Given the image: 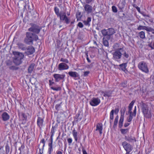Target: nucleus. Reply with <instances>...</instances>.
<instances>
[{
  "label": "nucleus",
  "instance_id": "8",
  "mask_svg": "<svg viewBox=\"0 0 154 154\" xmlns=\"http://www.w3.org/2000/svg\"><path fill=\"white\" fill-rule=\"evenodd\" d=\"M122 145L125 149L126 151V152L129 153L133 149L131 145L126 141L123 142L122 143Z\"/></svg>",
  "mask_w": 154,
  "mask_h": 154
},
{
  "label": "nucleus",
  "instance_id": "5",
  "mask_svg": "<svg viewBox=\"0 0 154 154\" xmlns=\"http://www.w3.org/2000/svg\"><path fill=\"white\" fill-rule=\"evenodd\" d=\"M124 51L123 48H120L116 50L113 54V57L115 60L121 58L122 56V53Z\"/></svg>",
  "mask_w": 154,
  "mask_h": 154
},
{
  "label": "nucleus",
  "instance_id": "64",
  "mask_svg": "<svg viewBox=\"0 0 154 154\" xmlns=\"http://www.w3.org/2000/svg\"><path fill=\"white\" fill-rule=\"evenodd\" d=\"M67 14L68 16H69L70 15V14L69 13H67Z\"/></svg>",
  "mask_w": 154,
  "mask_h": 154
},
{
  "label": "nucleus",
  "instance_id": "3",
  "mask_svg": "<svg viewBox=\"0 0 154 154\" xmlns=\"http://www.w3.org/2000/svg\"><path fill=\"white\" fill-rule=\"evenodd\" d=\"M31 27L29 28L28 30L35 34H38L42 29L39 26L33 23L31 24Z\"/></svg>",
  "mask_w": 154,
  "mask_h": 154
},
{
  "label": "nucleus",
  "instance_id": "6",
  "mask_svg": "<svg viewBox=\"0 0 154 154\" xmlns=\"http://www.w3.org/2000/svg\"><path fill=\"white\" fill-rule=\"evenodd\" d=\"M142 109L143 113L145 117L149 118L151 117L150 111L148 109L147 106L146 104H143Z\"/></svg>",
  "mask_w": 154,
  "mask_h": 154
},
{
  "label": "nucleus",
  "instance_id": "29",
  "mask_svg": "<svg viewBox=\"0 0 154 154\" xmlns=\"http://www.w3.org/2000/svg\"><path fill=\"white\" fill-rule=\"evenodd\" d=\"M114 111L113 110H112L110 113V123L111 124L112 122V121H111V120H112L114 118Z\"/></svg>",
  "mask_w": 154,
  "mask_h": 154
},
{
  "label": "nucleus",
  "instance_id": "42",
  "mask_svg": "<svg viewBox=\"0 0 154 154\" xmlns=\"http://www.w3.org/2000/svg\"><path fill=\"white\" fill-rule=\"evenodd\" d=\"M5 148L6 153L7 154H8L10 150V147L8 145H6L5 147Z\"/></svg>",
  "mask_w": 154,
  "mask_h": 154
},
{
  "label": "nucleus",
  "instance_id": "17",
  "mask_svg": "<svg viewBox=\"0 0 154 154\" xmlns=\"http://www.w3.org/2000/svg\"><path fill=\"white\" fill-rule=\"evenodd\" d=\"M1 118L2 120L4 121H7L10 118L9 115L6 112H3Z\"/></svg>",
  "mask_w": 154,
  "mask_h": 154
},
{
  "label": "nucleus",
  "instance_id": "40",
  "mask_svg": "<svg viewBox=\"0 0 154 154\" xmlns=\"http://www.w3.org/2000/svg\"><path fill=\"white\" fill-rule=\"evenodd\" d=\"M112 11L115 13H117L118 10L117 8L115 6H112Z\"/></svg>",
  "mask_w": 154,
  "mask_h": 154
},
{
  "label": "nucleus",
  "instance_id": "46",
  "mask_svg": "<svg viewBox=\"0 0 154 154\" xmlns=\"http://www.w3.org/2000/svg\"><path fill=\"white\" fill-rule=\"evenodd\" d=\"M114 111V113L115 112L116 114H117L119 112V107L116 108Z\"/></svg>",
  "mask_w": 154,
  "mask_h": 154
},
{
  "label": "nucleus",
  "instance_id": "1",
  "mask_svg": "<svg viewBox=\"0 0 154 154\" xmlns=\"http://www.w3.org/2000/svg\"><path fill=\"white\" fill-rule=\"evenodd\" d=\"M38 39V37L36 34L31 32H27L26 34V37L24 39V42L27 44L32 45L34 41H36Z\"/></svg>",
  "mask_w": 154,
  "mask_h": 154
},
{
  "label": "nucleus",
  "instance_id": "63",
  "mask_svg": "<svg viewBox=\"0 0 154 154\" xmlns=\"http://www.w3.org/2000/svg\"><path fill=\"white\" fill-rule=\"evenodd\" d=\"M94 44H96V45H97V43H96V42H95V41H94Z\"/></svg>",
  "mask_w": 154,
  "mask_h": 154
},
{
  "label": "nucleus",
  "instance_id": "13",
  "mask_svg": "<svg viewBox=\"0 0 154 154\" xmlns=\"http://www.w3.org/2000/svg\"><path fill=\"white\" fill-rule=\"evenodd\" d=\"M69 68V66L66 64L61 63H60L58 66V69L60 71L66 70Z\"/></svg>",
  "mask_w": 154,
  "mask_h": 154
},
{
  "label": "nucleus",
  "instance_id": "9",
  "mask_svg": "<svg viewBox=\"0 0 154 154\" xmlns=\"http://www.w3.org/2000/svg\"><path fill=\"white\" fill-rule=\"evenodd\" d=\"M100 103V100L98 97H93L89 101L90 104L93 106L98 105Z\"/></svg>",
  "mask_w": 154,
  "mask_h": 154
},
{
  "label": "nucleus",
  "instance_id": "18",
  "mask_svg": "<svg viewBox=\"0 0 154 154\" xmlns=\"http://www.w3.org/2000/svg\"><path fill=\"white\" fill-rule=\"evenodd\" d=\"M50 142L48 143V145L49 146L48 149V151L49 154H51V152L53 150L52 143L53 142V138L52 136L51 137L50 139Z\"/></svg>",
  "mask_w": 154,
  "mask_h": 154
},
{
  "label": "nucleus",
  "instance_id": "14",
  "mask_svg": "<svg viewBox=\"0 0 154 154\" xmlns=\"http://www.w3.org/2000/svg\"><path fill=\"white\" fill-rule=\"evenodd\" d=\"M44 119L40 117H38L37 120V125L38 127L41 129L42 127L44 125Z\"/></svg>",
  "mask_w": 154,
  "mask_h": 154
},
{
  "label": "nucleus",
  "instance_id": "34",
  "mask_svg": "<svg viewBox=\"0 0 154 154\" xmlns=\"http://www.w3.org/2000/svg\"><path fill=\"white\" fill-rule=\"evenodd\" d=\"M54 10L55 14L57 15V17H58L59 16L60 14V12H59V8L57 7H55L54 8Z\"/></svg>",
  "mask_w": 154,
  "mask_h": 154
},
{
  "label": "nucleus",
  "instance_id": "52",
  "mask_svg": "<svg viewBox=\"0 0 154 154\" xmlns=\"http://www.w3.org/2000/svg\"><path fill=\"white\" fill-rule=\"evenodd\" d=\"M94 1V0H86V2L87 3L89 4H90L92 2H93Z\"/></svg>",
  "mask_w": 154,
  "mask_h": 154
},
{
  "label": "nucleus",
  "instance_id": "56",
  "mask_svg": "<svg viewBox=\"0 0 154 154\" xmlns=\"http://www.w3.org/2000/svg\"><path fill=\"white\" fill-rule=\"evenodd\" d=\"M41 143H42L43 144V147H44L45 144V139H43L42 140H41L40 142Z\"/></svg>",
  "mask_w": 154,
  "mask_h": 154
},
{
  "label": "nucleus",
  "instance_id": "37",
  "mask_svg": "<svg viewBox=\"0 0 154 154\" xmlns=\"http://www.w3.org/2000/svg\"><path fill=\"white\" fill-rule=\"evenodd\" d=\"M60 61L61 62L65 63H69V60L67 59L63 58L60 59Z\"/></svg>",
  "mask_w": 154,
  "mask_h": 154
},
{
  "label": "nucleus",
  "instance_id": "31",
  "mask_svg": "<svg viewBox=\"0 0 154 154\" xmlns=\"http://www.w3.org/2000/svg\"><path fill=\"white\" fill-rule=\"evenodd\" d=\"M139 35L142 39H144L145 38V33L143 31H142L139 32Z\"/></svg>",
  "mask_w": 154,
  "mask_h": 154
},
{
  "label": "nucleus",
  "instance_id": "33",
  "mask_svg": "<svg viewBox=\"0 0 154 154\" xmlns=\"http://www.w3.org/2000/svg\"><path fill=\"white\" fill-rule=\"evenodd\" d=\"M112 94V92L111 91H109L108 92H106L104 93L103 96L104 97H109L111 96Z\"/></svg>",
  "mask_w": 154,
  "mask_h": 154
},
{
  "label": "nucleus",
  "instance_id": "62",
  "mask_svg": "<svg viewBox=\"0 0 154 154\" xmlns=\"http://www.w3.org/2000/svg\"><path fill=\"white\" fill-rule=\"evenodd\" d=\"M57 154H62V152L61 151H57Z\"/></svg>",
  "mask_w": 154,
  "mask_h": 154
},
{
  "label": "nucleus",
  "instance_id": "11",
  "mask_svg": "<svg viewBox=\"0 0 154 154\" xmlns=\"http://www.w3.org/2000/svg\"><path fill=\"white\" fill-rule=\"evenodd\" d=\"M137 29L138 30L145 29L147 31L151 32L152 33L154 34V29L149 26H143L140 25L137 27Z\"/></svg>",
  "mask_w": 154,
  "mask_h": 154
},
{
  "label": "nucleus",
  "instance_id": "43",
  "mask_svg": "<svg viewBox=\"0 0 154 154\" xmlns=\"http://www.w3.org/2000/svg\"><path fill=\"white\" fill-rule=\"evenodd\" d=\"M127 82H124L121 83L120 85L121 87L123 88H125L127 86Z\"/></svg>",
  "mask_w": 154,
  "mask_h": 154
},
{
  "label": "nucleus",
  "instance_id": "51",
  "mask_svg": "<svg viewBox=\"0 0 154 154\" xmlns=\"http://www.w3.org/2000/svg\"><path fill=\"white\" fill-rule=\"evenodd\" d=\"M72 140L71 138H69L67 139V142L69 143V145L72 143Z\"/></svg>",
  "mask_w": 154,
  "mask_h": 154
},
{
  "label": "nucleus",
  "instance_id": "41",
  "mask_svg": "<svg viewBox=\"0 0 154 154\" xmlns=\"http://www.w3.org/2000/svg\"><path fill=\"white\" fill-rule=\"evenodd\" d=\"M126 111V109L125 107H124L122 108L120 110V112H121V115H123L124 116V114L125 113V111Z\"/></svg>",
  "mask_w": 154,
  "mask_h": 154
},
{
  "label": "nucleus",
  "instance_id": "61",
  "mask_svg": "<svg viewBox=\"0 0 154 154\" xmlns=\"http://www.w3.org/2000/svg\"><path fill=\"white\" fill-rule=\"evenodd\" d=\"M87 58H86L88 62L90 63L91 62V60L89 59V58H88V55H87Z\"/></svg>",
  "mask_w": 154,
  "mask_h": 154
},
{
  "label": "nucleus",
  "instance_id": "25",
  "mask_svg": "<svg viewBox=\"0 0 154 154\" xmlns=\"http://www.w3.org/2000/svg\"><path fill=\"white\" fill-rule=\"evenodd\" d=\"M35 49L32 47H30L27 49V52L28 54H31L35 52Z\"/></svg>",
  "mask_w": 154,
  "mask_h": 154
},
{
  "label": "nucleus",
  "instance_id": "27",
  "mask_svg": "<svg viewBox=\"0 0 154 154\" xmlns=\"http://www.w3.org/2000/svg\"><path fill=\"white\" fill-rule=\"evenodd\" d=\"M108 35L110 36L115 33L114 29L113 28H109L107 29Z\"/></svg>",
  "mask_w": 154,
  "mask_h": 154
},
{
  "label": "nucleus",
  "instance_id": "21",
  "mask_svg": "<svg viewBox=\"0 0 154 154\" xmlns=\"http://www.w3.org/2000/svg\"><path fill=\"white\" fill-rule=\"evenodd\" d=\"M127 66V63H123L119 65L120 67V69L124 72H125L126 70H127L126 69Z\"/></svg>",
  "mask_w": 154,
  "mask_h": 154
},
{
  "label": "nucleus",
  "instance_id": "35",
  "mask_svg": "<svg viewBox=\"0 0 154 154\" xmlns=\"http://www.w3.org/2000/svg\"><path fill=\"white\" fill-rule=\"evenodd\" d=\"M120 131L122 134H125L128 132V129H121Z\"/></svg>",
  "mask_w": 154,
  "mask_h": 154
},
{
  "label": "nucleus",
  "instance_id": "54",
  "mask_svg": "<svg viewBox=\"0 0 154 154\" xmlns=\"http://www.w3.org/2000/svg\"><path fill=\"white\" fill-rule=\"evenodd\" d=\"M21 116L24 119H26L27 118L26 116L25 115V114L24 113H22L21 114Z\"/></svg>",
  "mask_w": 154,
  "mask_h": 154
},
{
  "label": "nucleus",
  "instance_id": "2",
  "mask_svg": "<svg viewBox=\"0 0 154 154\" xmlns=\"http://www.w3.org/2000/svg\"><path fill=\"white\" fill-rule=\"evenodd\" d=\"M13 54L15 55L13 60L14 63L17 65L20 64L22 63V60L24 58V55L22 53L18 52H14Z\"/></svg>",
  "mask_w": 154,
  "mask_h": 154
},
{
  "label": "nucleus",
  "instance_id": "48",
  "mask_svg": "<svg viewBox=\"0 0 154 154\" xmlns=\"http://www.w3.org/2000/svg\"><path fill=\"white\" fill-rule=\"evenodd\" d=\"M9 68L10 69L12 70H16L17 69L16 67L14 66H9Z\"/></svg>",
  "mask_w": 154,
  "mask_h": 154
},
{
  "label": "nucleus",
  "instance_id": "4",
  "mask_svg": "<svg viewBox=\"0 0 154 154\" xmlns=\"http://www.w3.org/2000/svg\"><path fill=\"white\" fill-rule=\"evenodd\" d=\"M138 67L140 70L145 73H147L149 72L147 65L144 61L140 62L138 65Z\"/></svg>",
  "mask_w": 154,
  "mask_h": 154
},
{
  "label": "nucleus",
  "instance_id": "49",
  "mask_svg": "<svg viewBox=\"0 0 154 154\" xmlns=\"http://www.w3.org/2000/svg\"><path fill=\"white\" fill-rule=\"evenodd\" d=\"M89 73L90 72L89 71L84 72V76L85 77L87 76Z\"/></svg>",
  "mask_w": 154,
  "mask_h": 154
},
{
  "label": "nucleus",
  "instance_id": "39",
  "mask_svg": "<svg viewBox=\"0 0 154 154\" xmlns=\"http://www.w3.org/2000/svg\"><path fill=\"white\" fill-rule=\"evenodd\" d=\"M122 55H123L125 58H128L129 56V54L127 53L124 50L123 52L122 53Z\"/></svg>",
  "mask_w": 154,
  "mask_h": 154
},
{
  "label": "nucleus",
  "instance_id": "58",
  "mask_svg": "<svg viewBox=\"0 0 154 154\" xmlns=\"http://www.w3.org/2000/svg\"><path fill=\"white\" fill-rule=\"evenodd\" d=\"M49 85H51L54 84V82L52 81L51 80H49Z\"/></svg>",
  "mask_w": 154,
  "mask_h": 154
},
{
  "label": "nucleus",
  "instance_id": "26",
  "mask_svg": "<svg viewBox=\"0 0 154 154\" xmlns=\"http://www.w3.org/2000/svg\"><path fill=\"white\" fill-rule=\"evenodd\" d=\"M72 134L73 137L75 139V141H77L78 140V133L77 132L75 131V129L73 130L72 131Z\"/></svg>",
  "mask_w": 154,
  "mask_h": 154
},
{
  "label": "nucleus",
  "instance_id": "50",
  "mask_svg": "<svg viewBox=\"0 0 154 154\" xmlns=\"http://www.w3.org/2000/svg\"><path fill=\"white\" fill-rule=\"evenodd\" d=\"M78 26L79 27L81 28H82L83 27V24L80 22L78 24Z\"/></svg>",
  "mask_w": 154,
  "mask_h": 154
},
{
  "label": "nucleus",
  "instance_id": "59",
  "mask_svg": "<svg viewBox=\"0 0 154 154\" xmlns=\"http://www.w3.org/2000/svg\"><path fill=\"white\" fill-rule=\"evenodd\" d=\"M129 125L130 124L129 123H125L124 126L125 127H126L129 126Z\"/></svg>",
  "mask_w": 154,
  "mask_h": 154
},
{
  "label": "nucleus",
  "instance_id": "38",
  "mask_svg": "<svg viewBox=\"0 0 154 154\" xmlns=\"http://www.w3.org/2000/svg\"><path fill=\"white\" fill-rule=\"evenodd\" d=\"M103 42L104 46L106 47L109 46V43L107 40L105 39L104 38H103Z\"/></svg>",
  "mask_w": 154,
  "mask_h": 154
},
{
  "label": "nucleus",
  "instance_id": "45",
  "mask_svg": "<svg viewBox=\"0 0 154 154\" xmlns=\"http://www.w3.org/2000/svg\"><path fill=\"white\" fill-rule=\"evenodd\" d=\"M61 107V104H56L55 106V109L57 111H58L60 109Z\"/></svg>",
  "mask_w": 154,
  "mask_h": 154
},
{
  "label": "nucleus",
  "instance_id": "7",
  "mask_svg": "<svg viewBox=\"0 0 154 154\" xmlns=\"http://www.w3.org/2000/svg\"><path fill=\"white\" fill-rule=\"evenodd\" d=\"M58 17H59L60 21H65L67 24H69L70 22L69 19L67 17L65 12H60V14Z\"/></svg>",
  "mask_w": 154,
  "mask_h": 154
},
{
  "label": "nucleus",
  "instance_id": "22",
  "mask_svg": "<svg viewBox=\"0 0 154 154\" xmlns=\"http://www.w3.org/2000/svg\"><path fill=\"white\" fill-rule=\"evenodd\" d=\"M91 21V17H88L86 20H84L83 21V23L85 25L89 26H90V22Z\"/></svg>",
  "mask_w": 154,
  "mask_h": 154
},
{
  "label": "nucleus",
  "instance_id": "15",
  "mask_svg": "<svg viewBox=\"0 0 154 154\" xmlns=\"http://www.w3.org/2000/svg\"><path fill=\"white\" fill-rule=\"evenodd\" d=\"M84 8L85 12L87 14H90L92 12L93 8L90 5L88 4L85 5L84 6Z\"/></svg>",
  "mask_w": 154,
  "mask_h": 154
},
{
  "label": "nucleus",
  "instance_id": "23",
  "mask_svg": "<svg viewBox=\"0 0 154 154\" xmlns=\"http://www.w3.org/2000/svg\"><path fill=\"white\" fill-rule=\"evenodd\" d=\"M124 120V116L123 115H121L119 124V127L120 128H121L122 126Z\"/></svg>",
  "mask_w": 154,
  "mask_h": 154
},
{
  "label": "nucleus",
  "instance_id": "19",
  "mask_svg": "<svg viewBox=\"0 0 154 154\" xmlns=\"http://www.w3.org/2000/svg\"><path fill=\"white\" fill-rule=\"evenodd\" d=\"M103 125L101 123H98L96 125V131H98L100 134H101L102 133Z\"/></svg>",
  "mask_w": 154,
  "mask_h": 154
},
{
  "label": "nucleus",
  "instance_id": "32",
  "mask_svg": "<svg viewBox=\"0 0 154 154\" xmlns=\"http://www.w3.org/2000/svg\"><path fill=\"white\" fill-rule=\"evenodd\" d=\"M34 64H31L29 66L28 68V72L29 73H31L33 71L34 68Z\"/></svg>",
  "mask_w": 154,
  "mask_h": 154
},
{
  "label": "nucleus",
  "instance_id": "30",
  "mask_svg": "<svg viewBox=\"0 0 154 154\" xmlns=\"http://www.w3.org/2000/svg\"><path fill=\"white\" fill-rule=\"evenodd\" d=\"M119 120V116H117L115 118L114 121L113 127L114 128L116 127L117 125Z\"/></svg>",
  "mask_w": 154,
  "mask_h": 154
},
{
  "label": "nucleus",
  "instance_id": "53",
  "mask_svg": "<svg viewBox=\"0 0 154 154\" xmlns=\"http://www.w3.org/2000/svg\"><path fill=\"white\" fill-rule=\"evenodd\" d=\"M12 63V62L10 61H8L7 62V65L8 66H10L11 65Z\"/></svg>",
  "mask_w": 154,
  "mask_h": 154
},
{
  "label": "nucleus",
  "instance_id": "36",
  "mask_svg": "<svg viewBox=\"0 0 154 154\" xmlns=\"http://www.w3.org/2000/svg\"><path fill=\"white\" fill-rule=\"evenodd\" d=\"M101 33L103 36L108 35L107 29L102 30L101 31Z\"/></svg>",
  "mask_w": 154,
  "mask_h": 154
},
{
  "label": "nucleus",
  "instance_id": "44",
  "mask_svg": "<svg viewBox=\"0 0 154 154\" xmlns=\"http://www.w3.org/2000/svg\"><path fill=\"white\" fill-rule=\"evenodd\" d=\"M51 89L53 90L56 91H58L61 90V88L60 87H57V88L52 87Z\"/></svg>",
  "mask_w": 154,
  "mask_h": 154
},
{
  "label": "nucleus",
  "instance_id": "60",
  "mask_svg": "<svg viewBox=\"0 0 154 154\" xmlns=\"http://www.w3.org/2000/svg\"><path fill=\"white\" fill-rule=\"evenodd\" d=\"M135 8H136L137 11L139 12H140V8L139 7H138L137 6L136 7H135Z\"/></svg>",
  "mask_w": 154,
  "mask_h": 154
},
{
  "label": "nucleus",
  "instance_id": "24",
  "mask_svg": "<svg viewBox=\"0 0 154 154\" xmlns=\"http://www.w3.org/2000/svg\"><path fill=\"white\" fill-rule=\"evenodd\" d=\"M135 102V100H133L129 104L128 109V112H130V113H133L132 111H131L132 108H133V107L134 106V105Z\"/></svg>",
  "mask_w": 154,
  "mask_h": 154
},
{
  "label": "nucleus",
  "instance_id": "16",
  "mask_svg": "<svg viewBox=\"0 0 154 154\" xmlns=\"http://www.w3.org/2000/svg\"><path fill=\"white\" fill-rule=\"evenodd\" d=\"M125 139L130 143H134L136 141L135 137L131 135H128L125 137Z\"/></svg>",
  "mask_w": 154,
  "mask_h": 154
},
{
  "label": "nucleus",
  "instance_id": "28",
  "mask_svg": "<svg viewBox=\"0 0 154 154\" xmlns=\"http://www.w3.org/2000/svg\"><path fill=\"white\" fill-rule=\"evenodd\" d=\"M125 2H119L118 5V6L120 9L122 10L124 8L125 5Z\"/></svg>",
  "mask_w": 154,
  "mask_h": 154
},
{
  "label": "nucleus",
  "instance_id": "10",
  "mask_svg": "<svg viewBox=\"0 0 154 154\" xmlns=\"http://www.w3.org/2000/svg\"><path fill=\"white\" fill-rule=\"evenodd\" d=\"M55 82H58L61 80L64 81V78L66 76L65 74H54L53 75Z\"/></svg>",
  "mask_w": 154,
  "mask_h": 154
},
{
  "label": "nucleus",
  "instance_id": "47",
  "mask_svg": "<svg viewBox=\"0 0 154 154\" xmlns=\"http://www.w3.org/2000/svg\"><path fill=\"white\" fill-rule=\"evenodd\" d=\"M54 132L55 131L54 130V128L53 127H52L51 130V133H52V134L51 136H52H52H53L54 134Z\"/></svg>",
  "mask_w": 154,
  "mask_h": 154
},
{
  "label": "nucleus",
  "instance_id": "57",
  "mask_svg": "<svg viewBox=\"0 0 154 154\" xmlns=\"http://www.w3.org/2000/svg\"><path fill=\"white\" fill-rule=\"evenodd\" d=\"M82 151L83 154H88L85 150L84 148H82Z\"/></svg>",
  "mask_w": 154,
  "mask_h": 154
},
{
  "label": "nucleus",
  "instance_id": "55",
  "mask_svg": "<svg viewBox=\"0 0 154 154\" xmlns=\"http://www.w3.org/2000/svg\"><path fill=\"white\" fill-rule=\"evenodd\" d=\"M148 46L149 47H150V48H151V49H154V46L153 45V46H152V44L151 43H149L148 44Z\"/></svg>",
  "mask_w": 154,
  "mask_h": 154
},
{
  "label": "nucleus",
  "instance_id": "12",
  "mask_svg": "<svg viewBox=\"0 0 154 154\" xmlns=\"http://www.w3.org/2000/svg\"><path fill=\"white\" fill-rule=\"evenodd\" d=\"M137 112V107L136 106H135L134 108V109L133 111V113L128 112L129 114V116L128 117L127 119V121L128 122H131L133 118V117H135L136 115Z\"/></svg>",
  "mask_w": 154,
  "mask_h": 154
},
{
  "label": "nucleus",
  "instance_id": "20",
  "mask_svg": "<svg viewBox=\"0 0 154 154\" xmlns=\"http://www.w3.org/2000/svg\"><path fill=\"white\" fill-rule=\"evenodd\" d=\"M68 74L70 76L72 77L79 78V75L78 73L76 72L70 71L69 72Z\"/></svg>",
  "mask_w": 154,
  "mask_h": 154
}]
</instances>
